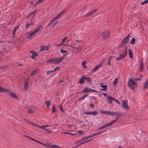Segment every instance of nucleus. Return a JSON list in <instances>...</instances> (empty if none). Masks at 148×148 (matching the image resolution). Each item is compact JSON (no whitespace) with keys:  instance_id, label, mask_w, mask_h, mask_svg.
<instances>
[{"instance_id":"e433bc0d","label":"nucleus","mask_w":148,"mask_h":148,"mask_svg":"<svg viewBox=\"0 0 148 148\" xmlns=\"http://www.w3.org/2000/svg\"><path fill=\"white\" fill-rule=\"evenodd\" d=\"M46 103L48 107H49L51 103L49 101H47L46 102Z\"/></svg>"},{"instance_id":"de8ad7c7","label":"nucleus","mask_w":148,"mask_h":148,"mask_svg":"<svg viewBox=\"0 0 148 148\" xmlns=\"http://www.w3.org/2000/svg\"><path fill=\"white\" fill-rule=\"evenodd\" d=\"M78 133L79 134L82 135L83 134V132L81 130H79L77 131Z\"/></svg>"},{"instance_id":"ddd939ff","label":"nucleus","mask_w":148,"mask_h":148,"mask_svg":"<svg viewBox=\"0 0 148 148\" xmlns=\"http://www.w3.org/2000/svg\"><path fill=\"white\" fill-rule=\"evenodd\" d=\"M64 12H63L60 13L58 15H57L52 20L53 21V22H54L55 21L57 20L60 18L61 15L63 14Z\"/></svg>"},{"instance_id":"bb28decb","label":"nucleus","mask_w":148,"mask_h":148,"mask_svg":"<svg viewBox=\"0 0 148 148\" xmlns=\"http://www.w3.org/2000/svg\"><path fill=\"white\" fill-rule=\"evenodd\" d=\"M118 83V79L116 78L115 79L113 83V85L115 86H116L117 84Z\"/></svg>"},{"instance_id":"f03ea898","label":"nucleus","mask_w":148,"mask_h":148,"mask_svg":"<svg viewBox=\"0 0 148 148\" xmlns=\"http://www.w3.org/2000/svg\"><path fill=\"white\" fill-rule=\"evenodd\" d=\"M127 85L131 89H134L137 87L138 84L137 83L133 81L132 79H129Z\"/></svg>"},{"instance_id":"c9c22d12","label":"nucleus","mask_w":148,"mask_h":148,"mask_svg":"<svg viewBox=\"0 0 148 148\" xmlns=\"http://www.w3.org/2000/svg\"><path fill=\"white\" fill-rule=\"evenodd\" d=\"M84 139L83 138H82L81 139H80L79 140H78L75 143V144H76L77 143H79L81 142H82V141H84Z\"/></svg>"},{"instance_id":"09e8293b","label":"nucleus","mask_w":148,"mask_h":148,"mask_svg":"<svg viewBox=\"0 0 148 148\" xmlns=\"http://www.w3.org/2000/svg\"><path fill=\"white\" fill-rule=\"evenodd\" d=\"M28 112L30 113H34V111L32 110H29L28 111Z\"/></svg>"},{"instance_id":"4d7b16f0","label":"nucleus","mask_w":148,"mask_h":148,"mask_svg":"<svg viewBox=\"0 0 148 148\" xmlns=\"http://www.w3.org/2000/svg\"><path fill=\"white\" fill-rule=\"evenodd\" d=\"M59 69V67L57 66L56 68H55L53 70V71H54V72L55 71H56L58 69Z\"/></svg>"},{"instance_id":"4c0bfd02","label":"nucleus","mask_w":148,"mask_h":148,"mask_svg":"<svg viewBox=\"0 0 148 148\" xmlns=\"http://www.w3.org/2000/svg\"><path fill=\"white\" fill-rule=\"evenodd\" d=\"M31 23H28L27 24L26 26V27L27 28H29V26L32 25Z\"/></svg>"},{"instance_id":"1a4fd4ad","label":"nucleus","mask_w":148,"mask_h":148,"mask_svg":"<svg viewBox=\"0 0 148 148\" xmlns=\"http://www.w3.org/2000/svg\"><path fill=\"white\" fill-rule=\"evenodd\" d=\"M49 49V45L47 46H42L41 47L40 51H42L44 50L47 51Z\"/></svg>"},{"instance_id":"393cba45","label":"nucleus","mask_w":148,"mask_h":148,"mask_svg":"<svg viewBox=\"0 0 148 148\" xmlns=\"http://www.w3.org/2000/svg\"><path fill=\"white\" fill-rule=\"evenodd\" d=\"M30 53H31L32 54V56H38V54L37 53L33 51H30Z\"/></svg>"},{"instance_id":"423d86ee","label":"nucleus","mask_w":148,"mask_h":148,"mask_svg":"<svg viewBox=\"0 0 148 148\" xmlns=\"http://www.w3.org/2000/svg\"><path fill=\"white\" fill-rule=\"evenodd\" d=\"M127 47H125V51L123 52V53L122 54H121L120 55V57L119 58H116L117 60H121L122 59L124 58L125 57L127 53Z\"/></svg>"},{"instance_id":"473e14b6","label":"nucleus","mask_w":148,"mask_h":148,"mask_svg":"<svg viewBox=\"0 0 148 148\" xmlns=\"http://www.w3.org/2000/svg\"><path fill=\"white\" fill-rule=\"evenodd\" d=\"M86 63V62L85 61H83L82 63V65H83V67L84 68H86L87 67L85 65V64Z\"/></svg>"},{"instance_id":"0eeeda50","label":"nucleus","mask_w":148,"mask_h":148,"mask_svg":"<svg viewBox=\"0 0 148 148\" xmlns=\"http://www.w3.org/2000/svg\"><path fill=\"white\" fill-rule=\"evenodd\" d=\"M41 25H40L39 27H38L36 30H34L33 32L31 33L30 35L28 36V38H29L30 37L33 36L34 35L38 32L40 29Z\"/></svg>"},{"instance_id":"3c124183","label":"nucleus","mask_w":148,"mask_h":148,"mask_svg":"<svg viewBox=\"0 0 148 148\" xmlns=\"http://www.w3.org/2000/svg\"><path fill=\"white\" fill-rule=\"evenodd\" d=\"M84 113L86 114H91V112H85Z\"/></svg>"},{"instance_id":"20e7f679","label":"nucleus","mask_w":148,"mask_h":148,"mask_svg":"<svg viewBox=\"0 0 148 148\" xmlns=\"http://www.w3.org/2000/svg\"><path fill=\"white\" fill-rule=\"evenodd\" d=\"M65 55H63V57L61 58H53V64H58L61 62L64 59V58Z\"/></svg>"},{"instance_id":"c03bdc74","label":"nucleus","mask_w":148,"mask_h":148,"mask_svg":"<svg viewBox=\"0 0 148 148\" xmlns=\"http://www.w3.org/2000/svg\"><path fill=\"white\" fill-rule=\"evenodd\" d=\"M54 72V71H47V75H49V73H53Z\"/></svg>"},{"instance_id":"49530a36","label":"nucleus","mask_w":148,"mask_h":148,"mask_svg":"<svg viewBox=\"0 0 148 148\" xmlns=\"http://www.w3.org/2000/svg\"><path fill=\"white\" fill-rule=\"evenodd\" d=\"M134 80V81H135L136 82L138 80H141V79L140 78H138V79H136L135 77H134L133 78Z\"/></svg>"},{"instance_id":"6e6552de","label":"nucleus","mask_w":148,"mask_h":148,"mask_svg":"<svg viewBox=\"0 0 148 148\" xmlns=\"http://www.w3.org/2000/svg\"><path fill=\"white\" fill-rule=\"evenodd\" d=\"M29 79V78H27L26 80L25 81L24 89L26 90H27L28 87Z\"/></svg>"},{"instance_id":"aec40b11","label":"nucleus","mask_w":148,"mask_h":148,"mask_svg":"<svg viewBox=\"0 0 148 148\" xmlns=\"http://www.w3.org/2000/svg\"><path fill=\"white\" fill-rule=\"evenodd\" d=\"M84 76H82L81 78L80 79V80L79 81V83L80 84H83L84 82Z\"/></svg>"},{"instance_id":"774afa93","label":"nucleus","mask_w":148,"mask_h":148,"mask_svg":"<svg viewBox=\"0 0 148 148\" xmlns=\"http://www.w3.org/2000/svg\"><path fill=\"white\" fill-rule=\"evenodd\" d=\"M60 108L61 110L62 111V112H63L64 111V110L63 109V108H62V106H60Z\"/></svg>"},{"instance_id":"2eb2a0df","label":"nucleus","mask_w":148,"mask_h":148,"mask_svg":"<svg viewBox=\"0 0 148 148\" xmlns=\"http://www.w3.org/2000/svg\"><path fill=\"white\" fill-rule=\"evenodd\" d=\"M102 88H101L100 89L101 90L106 91L107 90V86L106 85H101L100 86Z\"/></svg>"},{"instance_id":"0e129e2a","label":"nucleus","mask_w":148,"mask_h":148,"mask_svg":"<svg viewBox=\"0 0 148 148\" xmlns=\"http://www.w3.org/2000/svg\"><path fill=\"white\" fill-rule=\"evenodd\" d=\"M42 130H44L45 131H47V130L46 128V127H45V125L43 126Z\"/></svg>"},{"instance_id":"680f3d73","label":"nucleus","mask_w":148,"mask_h":148,"mask_svg":"<svg viewBox=\"0 0 148 148\" xmlns=\"http://www.w3.org/2000/svg\"><path fill=\"white\" fill-rule=\"evenodd\" d=\"M119 118V116H118L117 117L116 119H115V120H114V121H112V122H113V123H114V122H115Z\"/></svg>"},{"instance_id":"4be33fe9","label":"nucleus","mask_w":148,"mask_h":148,"mask_svg":"<svg viewBox=\"0 0 148 148\" xmlns=\"http://www.w3.org/2000/svg\"><path fill=\"white\" fill-rule=\"evenodd\" d=\"M129 55L130 58H133V53L132 50L131 49L129 50Z\"/></svg>"},{"instance_id":"b1692460","label":"nucleus","mask_w":148,"mask_h":148,"mask_svg":"<svg viewBox=\"0 0 148 148\" xmlns=\"http://www.w3.org/2000/svg\"><path fill=\"white\" fill-rule=\"evenodd\" d=\"M90 89L87 87H86L84 89L82 92L83 93L90 92Z\"/></svg>"},{"instance_id":"864d4df0","label":"nucleus","mask_w":148,"mask_h":148,"mask_svg":"<svg viewBox=\"0 0 148 148\" xmlns=\"http://www.w3.org/2000/svg\"><path fill=\"white\" fill-rule=\"evenodd\" d=\"M105 127V126L104 125L103 126H101V127H99V128L97 130H101V129H102L104 128Z\"/></svg>"},{"instance_id":"72a5a7b5","label":"nucleus","mask_w":148,"mask_h":148,"mask_svg":"<svg viewBox=\"0 0 148 148\" xmlns=\"http://www.w3.org/2000/svg\"><path fill=\"white\" fill-rule=\"evenodd\" d=\"M91 137H92V136H91V135H89V136H86V137H85L83 138L84 139V140H86L87 139H88L89 138H90Z\"/></svg>"},{"instance_id":"39448f33","label":"nucleus","mask_w":148,"mask_h":148,"mask_svg":"<svg viewBox=\"0 0 148 148\" xmlns=\"http://www.w3.org/2000/svg\"><path fill=\"white\" fill-rule=\"evenodd\" d=\"M121 101L122 102L121 106L123 108L127 110H129L130 109V108L128 106L127 101V100H122Z\"/></svg>"},{"instance_id":"f3484780","label":"nucleus","mask_w":148,"mask_h":148,"mask_svg":"<svg viewBox=\"0 0 148 148\" xmlns=\"http://www.w3.org/2000/svg\"><path fill=\"white\" fill-rule=\"evenodd\" d=\"M140 71H141L143 69V66L144 64L143 62V60H140Z\"/></svg>"},{"instance_id":"58836bf2","label":"nucleus","mask_w":148,"mask_h":148,"mask_svg":"<svg viewBox=\"0 0 148 148\" xmlns=\"http://www.w3.org/2000/svg\"><path fill=\"white\" fill-rule=\"evenodd\" d=\"M45 146L47 148H51V145L48 144H45Z\"/></svg>"},{"instance_id":"2f4dec72","label":"nucleus","mask_w":148,"mask_h":148,"mask_svg":"<svg viewBox=\"0 0 148 148\" xmlns=\"http://www.w3.org/2000/svg\"><path fill=\"white\" fill-rule=\"evenodd\" d=\"M112 57V56H111L109 58V60L107 62L108 64L109 65H110L111 64V60Z\"/></svg>"},{"instance_id":"f257e3e1","label":"nucleus","mask_w":148,"mask_h":148,"mask_svg":"<svg viewBox=\"0 0 148 148\" xmlns=\"http://www.w3.org/2000/svg\"><path fill=\"white\" fill-rule=\"evenodd\" d=\"M82 45L83 42L82 40H76L74 43V45L75 46H73L72 45H70L67 44L66 45H65V46H70L72 48L74 49H75L77 50L81 51L83 49V47H82Z\"/></svg>"},{"instance_id":"7c9ffc66","label":"nucleus","mask_w":148,"mask_h":148,"mask_svg":"<svg viewBox=\"0 0 148 148\" xmlns=\"http://www.w3.org/2000/svg\"><path fill=\"white\" fill-rule=\"evenodd\" d=\"M98 114V112L97 111L95 110V111L91 112V114L93 115H96Z\"/></svg>"},{"instance_id":"c85d7f7f","label":"nucleus","mask_w":148,"mask_h":148,"mask_svg":"<svg viewBox=\"0 0 148 148\" xmlns=\"http://www.w3.org/2000/svg\"><path fill=\"white\" fill-rule=\"evenodd\" d=\"M37 72V71L36 70H34L33 71H32L30 75L31 76H32L35 75L36 74Z\"/></svg>"},{"instance_id":"9b49d317","label":"nucleus","mask_w":148,"mask_h":148,"mask_svg":"<svg viewBox=\"0 0 148 148\" xmlns=\"http://www.w3.org/2000/svg\"><path fill=\"white\" fill-rule=\"evenodd\" d=\"M130 36V35L128 34V35L125 37L122 41L125 44H127L129 42V37Z\"/></svg>"},{"instance_id":"a878e982","label":"nucleus","mask_w":148,"mask_h":148,"mask_svg":"<svg viewBox=\"0 0 148 148\" xmlns=\"http://www.w3.org/2000/svg\"><path fill=\"white\" fill-rule=\"evenodd\" d=\"M135 40H136V39L135 38H132L130 41V43L132 45L134 44L135 43Z\"/></svg>"},{"instance_id":"e2e57ef3","label":"nucleus","mask_w":148,"mask_h":148,"mask_svg":"<svg viewBox=\"0 0 148 148\" xmlns=\"http://www.w3.org/2000/svg\"><path fill=\"white\" fill-rule=\"evenodd\" d=\"M60 50L61 51V52L62 53H65V50H62V49H60Z\"/></svg>"},{"instance_id":"f704fd0d","label":"nucleus","mask_w":148,"mask_h":148,"mask_svg":"<svg viewBox=\"0 0 148 148\" xmlns=\"http://www.w3.org/2000/svg\"><path fill=\"white\" fill-rule=\"evenodd\" d=\"M108 113L109 114L115 115L117 114V113H116V112H108Z\"/></svg>"},{"instance_id":"5fc2aeb1","label":"nucleus","mask_w":148,"mask_h":148,"mask_svg":"<svg viewBox=\"0 0 148 148\" xmlns=\"http://www.w3.org/2000/svg\"><path fill=\"white\" fill-rule=\"evenodd\" d=\"M56 109H55V107L54 106H53V110L52 111L53 112H55L56 111Z\"/></svg>"},{"instance_id":"5701e85b","label":"nucleus","mask_w":148,"mask_h":148,"mask_svg":"<svg viewBox=\"0 0 148 148\" xmlns=\"http://www.w3.org/2000/svg\"><path fill=\"white\" fill-rule=\"evenodd\" d=\"M101 66V65H97L96 67L94 68L93 69V72H94L95 71L97 70L98 69H99V68Z\"/></svg>"},{"instance_id":"c756f323","label":"nucleus","mask_w":148,"mask_h":148,"mask_svg":"<svg viewBox=\"0 0 148 148\" xmlns=\"http://www.w3.org/2000/svg\"><path fill=\"white\" fill-rule=\"evenodd\" d=\"M125 44V43H124L122 41L121 43H120L119 47H124V44Z\"/></svg>"},{"instance_id":"052dcab7","label":"nucleus","mask_w":148,"mask_h":148,"mask_svg":"<svg viewBox=\"0 0 148 148\" xmlns=\"http://www.w3.org/2000/svg\"><path fill=\"white\" fill-rule=\"evenodd\" d=\"M30 124L35 127H36V125L33 123L32 122H30Z\"/></svg>"},{"instance_id":"6ab92c4d","label":"nucleus","mask_w":148,"mask_h":148,"mask_svg":"<svg viewBox=\"0 0 148 148\" xmlns=\"http://www.w3.org/2000/svg\"><path fill=\"white\" fill-rule=\"evenodd\" d=\"M18 27H19V25H18V26H16L14 27V31H13V37H14L15 36V35L16 32V31L17 30V29L18 28Z\"/></svg>"},{"instance_id":"7ed1b4c3","label":"nucleus","mask_w":148,"mask_h":148,"mask_svg":"<svg viewBox=\"0 0 148 148\" xmlns=\"http://www.w3.org/2000/svg\"><path fill=\"white\" fill-rule=\"evenodd\" d=\"M110 36V32L108 30L103 32L101 34V37L105 39L108 38Z\"/></svg>"},{"instance_id":"ea45409f","label":"nucleus","mask_w":148,"mask_h":148,"mask_svg":"<svg viewBox=\"0 0 148 148\" xmlns=\"http://www.w3.org/2000/svg\"><path fill=\"white\" fill-rule=\"evenodd\" d=\"M44 0H39L37 3H36L35 6L37 5V4L38 3H41L43 2Z\"/></svg>"},{"instance_id":"4468645a","label":"nucleus","mask_w":148,"mask_h":148,"mask_svg":"<svg viewBox=\"0 0 148 148\" xmlns=\"http://www.w3.org/2000/svg\"><path fill=\"white\" fill-rule=\"evenodd\" d=\"M114 98L110 96H109L107 97V101L110 104L112 103V101H113Z\"/></svg>"},{"instance_id":"a18cd8bd","label":"nucleus","mask_w":148,"mask_h":148,"mask_svg":"<svg viewBox=\"0 0 148 148\" xmlns=\"http://www.w3.org/2000/svg\"><path fill=\"white\" fill-rule=\"evenodd\" d=\"M146 3H147L146 1L145 0L144 1L141 3L140 5H144Z\"/></svg>"},{"instance_id":"13d9d810","label":"nucleus","mask_w":148,"mask_h":148,"mask_svg":"<svg viewBox=\"0 0 148 148\" xmlns=\"http://www.w3.org/2000/svg\"><path fill=\"white\" fill-rule=\"evenodd\" d=\"M59 69V67L57 66L56 68H55L53 70V71H54V72L55 71H56L58 69Z\"/></svg>"},{"instance_id":"a211bd4d","label":"nucleus","mask_w":148,"mask_h":148,"mask_svg":"<svg viewBox=\"0 0 148 148\" xmlns=\"http://www.w3.org/2000/svg\"><path fill=\"white\" fill-rule=\"evenodd\" d=\"M84 79L86 81L90 83H91V82L92 81L90 77H87L84 76Z\"/></svg>"},{"instance_id":"79ce46f5","label":"nucleus","mask_w":148,"mask_h":148,"mask_svg":"<svg viewBox=\"0 0 148 148\" xmlns=\"http://www.w3.org/2000/svg\"><path fill=\"white\" fill-rule=\"evenodd\" d=\"M64 41H65V38H64L63 39H62V42L60 44H58L57 45L58 46H59L61 45H62V42H63Z\"/></svg>"},{"instance_id":"338daca9","label":"nucleus","mask_w":148,"mask_h":148,"mask_svg":"<svg viewBox=\"0 0 148 148\" xmlns=\"http://www.w3.org/2000/svg\"><path fill=\"white\" fill-rule=\"evenodd\" d=\"M98 134H97V133H96V134H92L91 135V136H92V137L93 136H94L95 135H98Z\"/></svg>"},{"instance_id":"cd10ccee","label":"nucleus","mask_w":148,"mask_h":148,"mask_svg":"<svg viewBox=\"0 0 148 148\" xmlns=\"http://www.w3.org/2000/svg\"><path fill=\"white\" fill-rule=\"evenodd\" d=\"M113 122L112 121L110 123H108L104 125L105 127L112 125L113 124Z\"/></svg>"},{"instance_id":"dca6fc26","label":"nucleus","mask_w":148,"mask_h":148,"mask_svg":"<svg viewBox=\"0 0 148 148\" xmlns=\"http://www.w3.org/2000/svg\"><path fill=\"white\" fill-rule=\"evenodd\" d=\"M9 92V95L11 96L13 98H15L16 99H17V96L15 95V94L13 92H11L10 91H8Z\"/></svg>"},{"instance_id":"603ef678","label":"nucleus","mask_w":148,"mask_h":148,"mask_svg":"<svg viewBox=\"0 0 148 148\" xmlns=\"http://www.w3.org/2000/svg\"><path fill=\"white\" fill-rule=\"evenodd\" d=\"M90 92H97V91L95 90L92 89H90Z\"/></svg>"},{"instance_id":"f8f14e48","label":"nucleus","mask_w":148,"mask_h":148,"mask_svg":"<svg viewBox=\"0 0 148 148\" xmlns=\"http://www.w3.org/2000/svg\"><path fill=\"white\" fill-rule=\"evenodd\" d=\"M97 10V9L94 10L92 12H88L87 14L85 15V16L87 17L92 15Z\"/></svg>"},{"instance_id":"8fccbe9b","label":"nucleus","mask_w":148,"mask_h":148,"mask_svg":"<svg viewBox=\"0 0 148 148\" xmlns=\"http://www.w3.org/2000/svg\"><path fill=\"white\" fill-rule=\"evenodd\" d=\"M43 126H38L36 125V127H37L42 129L43 128Z\"/></svg>"},{"instance_id":"6e6d98bb","label":"nucleus","mask_w":148,"mask_h":148,"mask_svg":"<svg viewBox=\"0 0 148 148\" xmlns=\"http://www.w3.org/2000/svg\"><path fill=\"white\" fill-rule=\"evenodd\" d=\"M59 69V67L57 66L56 68H55L53 70V71H54V72L55 71H56L58 69Z\"/></svg>"},{"instance_id":"37998d69","label":"nucleus","mask_w":148,"mask_h":148,"mask_svg":"<svg viewBox=\"0 0 148 148\" xmlns=\"http://www.w3.org/2000/svg\"><path fill=\"white\" fill-rule=\"evenodd\" d=\"M57 147V145H51V148H55Z\"/></svg>"},{"instance_id":"9d476101","label":"nucleus","mask_w":148,"mask_h":148,"mask_svg":"<svg viewBox=\"0 0 148 148\" xmlns=\"http://www.w3.org/2000/svg\"><path fill=\"white\" fill-rule=\"evenodd\" d=\"M148 88V79H146L145 82L144 83L143 86V89L144 90H146Z\"/></svg>"},{"instance_id":"a19ab883","label":"nucleus","mask_w":148,"mask_h":148,"mask_svg":"<svg viewBox=\"0 0 148 148\" xmlns=\"http://www.w3.org/2000/svg\"><path fill=\"white\" fill-rule=\"evenodd\" d=\"M47 62H51L53 63V58L47 60Z\"/></svg>"},{"instance_id":"412c9836","label":"nucleus","mask_w":148,"mask_h":148,"mask_svg":"<svg viewBox=\"0 0 148 148\" xmlns=\"http://www.w3.org/2000/svg\"><path fill=\"white\" fill-rule=\"evenodd\" d=\"M10 91V90L7 89H5L0 86V92H6Z\"/></svg>"},{"instance_id":"69168bd1","label":"nucleus","mask_w":148,"mask_h":148,"mask_svg":"<svg viewBox=\"0 0 148 148\" xmlns=\"http://www.w3.org/2000/svg\"><path fill=\"white\" fill-rule=\"evenodd\" d=\"M84 97L83 96L81 98H80L79 99V101H80V100H83V99H84Z\"/></svg>"},{"instance_id":"bf43d9fd","label":"nucleus","mask_w":148,"mask_h":148,"mask_svg":"<svg viewBox=\"0 0 148 148\" xmlns=\"http://www.w3.org/2000/svg\"><path fill=\"white\" fill-rule=\"evenodd\" d=\"M65 134H68L71 135H75V134H73V133H68V132H65Z\"/></svg>"}]
</instances>
